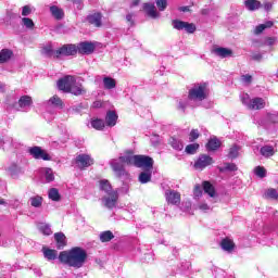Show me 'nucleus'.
<instances>
[{
	"label": "nucleus",
	"instance_id": "nucleus-20",
	"mask_svg": "<svg viewBox=\"0 0 278 278\" xmlns=\"http://www.w3.org/2000/svg\"><path fill=\"white\" fill-rule=\"evenodd\" d=\"M261 155H263V157H273V155H275V153H277V150H275V147L270 146V144H266L263 146L260 150Z\"/></svg>",
	"mask_w": 278,
	"mask_h": 278
},
{
	"label": "nucleus",
	"instance_id": "nucleus-11",
	"mask_svg": "<svg viewBox=\"0 0 278 278\" xmlns=\"http://www.w3.org/2000/svg\"><path fill=\"white\" fill-rule=\"evenodd\" d=\"M165 199L169 205H179L181 203V193L176 190H166Z\"/></svg>",
	"mask_w": 278,
	"mask_h": 278
},
{
	"label": "nucleus",
	"instance_id": "nucleus-48",
	"mask_svg": "<svg viewBox=\"0 0 278 278\" xmlns=\"http://www.w3.org/2000/svg\"><path fill=\"white\" fill-rule=\"evenodd\" d=\"M199 136H201L199 129H192L189 134V142H194V140H198Z\"/></svg>",
	"mask_w": 278,
	"mask_h": 278
},
{
	"label": "nucleus",
	"instance_id": "nucleus-42",
	"mask_svg": "<svg viewBox=\"0 0 278 278\" xmlns=\"http://www.w3.org/2000/svg\"><path fill=\"white\" fill-rule=\"evenodd\" d=\"M22 25H24L26 29H34V27H36V24H34V20L29 17H23Z\"/></svg>",
	"mask_w": 278,
	"mask_h": 278
},
{
	"label": "nucleus",
	"instance_id": "nucleus-54",
	"mask_svg": "<svg viewBox=\"0 0 278 278\" xmlns=\"http://www.w3.org/2000/svg\"><path fill=\"white\" fill-rule=\"evenodd\" d=\"M262 58V53H252V60H254V62H261Z\"/></svg>",
	"mask_w": 278,
	"mask_h": 278
},
{
	"label": "nucleus",
	"instance_id": "nucleus-64",
	"mask_svg": "<svg viewBox=\"0 0 278 278\" xmlns=\"http://www.w3.org/2000/svg\"><path fill=\"white\" fill-rule=\"evenodd\" d=\"M200 210H210V206L207 204H201Z\"/></svg>",
	"mask_w": 278,
	"mask_h": 278
},
{
	"label": "nucleus",
	"instance_id": "nucleus-46",
	"mask_svg": "<svg viewBox=\"0 0 278 278\" xmlns=\"http://www.w3.org/2000/svg\"><path fill=\"white\" fill-rule=\"evenodd\" d=\"M256 177L264 179L266 177V168L264 166H256L254 169Z\"/></svg>",
	"mask_w": 278,
	"mask_h": 278
},
{
	"label": "nucleus",
	"instance_id": "nucleus-12",
	"mask_svg": "<svg viewBox=\"0 0 278 278\" xmlns=\"http://www.w3.org/2000/svg\"><path fill=\"white\" fill-rule=\"evenodd\" d=\"M102 201H104V205L108 207V210H114V207H116V203H118V192H110L109 197H104Z\"/></svg>",
	"mask_w": 278,
	"mask_h": 278
},
{
	"label": "nucleus",
	"instance_id": "nucleus-31",
	"mask_svg": "<svg viewBox=\"0 0 278 278\" xmlns=\"http://www.w3.org/2000/svg\"><path fill=\"white\" fill-rule=\"evenodd\" d=\"M219 173H236L238 165L236 163H224V167H218Z\"/></svg>",
	"mask_w": 278,
	"mask_h": 278
},
{
	"label": "nucleus",
	"instance_id": "nucleus-62",
	"mask_svg": "<svg viewBox=\"0 0 278 278\" xmlns=\"http://www.w3.org/2000/svg\"><path fill=\"white\" fill-rule=\"evenodd\" d=\"M180 12H190V7H181Z\"/></svg>",
	"mask_w": 278,
	"mask_h": 278
},
{
	"label": "nucleus",
	"instance_id": "nucleus-4",
	"mask_svg": "<svg viewBox=\"0 0 278 278\" xmlns=\"http://www.w3.org/2000/svg\"><path fill=\"white\" fill-rule=\"evenodd\" d=\"M153 157L142 154L135 155V166L136 168H143L144 170H153Z\"/></svg>",
	"mask_w": 278,
	"mask_h": 278
},
{
	"label": "nucleus",
	"instance_id": "nucleus-41",
	"mask_svg": "<svg viewBox=\"0 0 278 278\" xmlns=\"http://www.w3.org/2000/svg\"><path fill=\"white\" fill-rule=\"evenodd\" d=\"M30 205L31 207H42V197L37 195L30 198Z\"/></svg>",
	"mask_w": 278,
	"mask_h": 278
},
{
	"label": "nucleus",
	"instance_id": "nucleus-37",
	"mask_svg": "<svg viewBox=\"0 0 278 278\" xmlns=\"http://www.w3.org/2000/svg\"><path fill=\"white\" fill-rule=\"evenodd\" d=\"M103 84L106 90H113V88H116V80L112 77H104Z\"/></svg>",
	"mask_w": 278,
	"mask_h": 278
},
{
	"label": "nucleus",
	"instance_id": "nucleus-14",
	"mask_svg": "<svg viewBox=\"0 0 278 278\" xmlns=\"http://www.w3.org/2000/svg\"><path fill=\"white\" fill-rule=\"evenodd\" d=\"M248 110H264L266 108V101L263 98H253L247 104Z\"/></svg>",
	"mask_w": 278,
	"mask_h": 278
},
{
	"label": "nucleus",
	"instance_id": "nucleus-27",
	"mask_svg": "<svg viewBox=\"0 0 278 278\" xmlns=\"http://www.w3.org/2000/svg\"><path fill=\"white\" fill-rule=\"evenodd\" d=\"M153 175V169H146L139 174V182L140 184H149L151 181V177Z\"/></svg>",
	"mask_w": 278,
	"mask_h": 278
},
{
	"label": "nucleus",
	"instance_id": "nucleus-21",
	"mask_svg": "<svg viewBox=\"0 0 278 278\" xmlns=\"http://www.w3.org/2000/svg\"><path fill=\"white\" fill-rule=\"evenodd\" d=\"M126 153L128 155L119 156V162H122V164H128V165L134 164V166H136V159H135L136 155H134V151L128 150V151H126Z\"/></svg>",
	"mask_w": 278,
	"mask_h": 278
},
{
	"label": "nucleus",
	"instance_id": "nucleus-52",
	"mask_svg": "<svg viewBox=\"0 0 278 278\" xmlns=\"http://www.w3.org/2000/svg\"><path fill=\"white\" fill-rule=\"evenodd\" d=\"M29 14H31V7L24 5L22 8V16H29Z\"/></svg>",
	"mask_w": 278,
	"mask_h": 278
},
{
	"label": "nucleus",
	"instance_id": "nucleus-10",
	"mask_svg": "<svg viewBox=\"0 0 278 278\" xmlns=\"http://www.w3.org/2000/svg\"><path fill=\"white\" fill-rule=\"evenodd\" d=\"M76 47H77V53H79L80 55H90L94 53V49H96L94 43L90 41H81Z\"/></svg>",
	"mask_w": 278,
	"mask_h": 278
},
{
	"label": "nucleus",
	"instance_id": "nucleus-33",
	"mask_svg": "<svg viewBox=\"0 0 278 278\" xmlns=\"http://www.w3.org/2000/svg\"><path fill=\"white\" fill-rule=\"evenodd\" d=\"M91 127L97 131H103L105 129V122L101 118L91 119Z\"/></svg>",
	"mask_w": 278,
	"mask_h": 278
},
{
	"label": "nucleus",
	"instance_id": "nucleus-24",
	"mask_svg": "<svg viewBox=\"0 0 278 278\" xmlns=\"http://www.w3.org/2000/svg\"><path fill=\"white\" fill-rule=\"evenodd\" d=\"M143 11L151 18H157V9H155V4H153V3H144L143 4Z\"/></svg>",
	"mask_w": 278,
	"mask_h": 278
},
{
	"label": "nucleus",
	"instance_id": "nucleus-43",
	"mask_svg": "<svg viewBox=\"0 0 278 278\" xmlns=\"http://www.w3.org/2000/svg\"><path fill=\"white\" fill-rule=\"evenodd\" d=\"M240 151V148H238V146H232L230 149H229V152H228V157L230 160H236V157H238L239 152Z\"/></svg>",
	"mask_w": 278,
	"mask_h": 278
},
{
	"label": "nucleus",
	"instance_id": "nucleus-2",
	"mask_svg": "<svg viewBox=\"0 0 278 278\" xmlns=\"http://www.w3.org/2000/svg\"><path fill=\"white\" fill-rule=\"evenodd\" d=\"M210 97V84L198 83L194 84L188 91L189 101H205Z\"/></svg>",
	"mask_w": 278,
	"mask_h": 278
},
{
	"label": "nucleus",
	"instance_id": "nucleus-44",
	"mask_svg": "<svg viewBox=\"0 0 278 278\" xmlns=\"http://www.w3.org/2000/svg\"><path fill=\"white\" fill-rule=\"evenodd\" d=\"M39 231H41L43 236H51V233H53V230H51V226H49V224H41Z\"/></svg>",
	"mask_w": 278,
	"mask_h": 278
},
{
	"label": "nucleus",
	"instance_id": "nucleus-58",
	"mask_svg": "<svg viewBox=\"0 0 278 278\" xmlns=\"http://www.w3.org/2000/svg\"><path fill=\"white\" fill-rule=\"evenodd\" d=\"M264 9H265L267 12H270V10H273V3H270V2H265V3H264Z\"/></svg>",
	"mask_w": 278,
	"mask_h": 278
},
{
	"label": "nucleus",
	"instance_id": "nucleus-61",
	"mask_svg": "<svg viewBox=\"0 0 278 278\" xmlns=\"http://www.w3.org/2000/svg\"><path fill=\"white\" fill-rule=\"evenodd\" d=\"M178 110H181V112H186V104H184V102H179Z\"/></svg>",
	"mask_w": 278,
	"mask_h": 278
},
{
	"label": "nucleus",
	"instance_id": "nucleus-49",
	"mask_svg": "<svg viewBox=\"0 0 278 278\" xmlns=\"http://www.w3.org/2000/svg\"><path fill=\"white\" fill-rule=\"evenodd\" d=\"M156 7L159 8L160 12H164L168 7V2L166 0H155Z\"/></svg>",
	"mask_w": 278,
	"mask_h": 278
},
{
	"label": "nucleus",
	"instance_id": "nucleus-28",
	"mask_svg": "<svg viewBox=\"0 0 278 278\" xmlns=\"http://www.w3.org/2000/svg\"><path fill=\"white\" fill-rule=\"evenodd\" d=\"M12 55H14V52H12V50L2 49L0 51V64H5V62L12 59Z\"/></svg>",
	"mask_w": 278,
	"mask_h": 278
},
{
	"label": "nucleus",
	"instance_id": "nucleus-39",
	"mask_svg": "<svg viewBox=\"0 0 278 278\" xmlns=\"http://www.w3.org/2000/svg\"><path fill=\"white\" fill-rule=\"evenodd\" d=\"M199 143H190L185 148V152L188 155H194V153H197V151H199Z\"/></svg>",
	"mask_w": 278,
	"mask_h": 278
},
{
	"label": "nucleus",
	"instance_id": "nucleus-29",
	"mask_svg": "<svg viewBox=\"0 0 278 278\" xmlns=\"http://www.w3.org/2000/svg\"><path fill=\"white\" fill-rule=\"evenodd\" d=\"M50 12L56 21H62V18H64V10L60 9L58 5L50 7Z\"/></svg>",
	"mask_w": 278,
	"mask_h": 278
},
{
	"label": "nucleus",
	"instance_id": "nucleus-22",
	"mask_svg": "<svg viewBox=\"0 0 278 278\" xmlns=\"http://www.w3.org/2000/svg\"><path fill=\"white\" fill-rule=\"evenodd\" d=\"M116 121H118V115L115 111H109L105 116V123L108 127H114L116 125Z\"/></svg>",
	"mask_w": 278,
	"mask_h": 278
},
{
	"label": "nucleus",
	"instance_id": "nucleus-32",
	"mask_svg": "<svg viewBox=\"0 0 278 278\" xmlns=\"http://www.w3.org/2000/svg\"><path fill=\"white\" fill-rule=\"evenodd\" d=\"M34 104V100L31 99V96H22L18 100L20 108H29Z\"/></svg>",
	"mask_w": 278,
	"mask_h": 278
},
{
	"label": "nucleus",
	"instance_id": "nucleus-15",
	"mask_svg": "<svg viewBox=\"0 0 278 278\" xmlns=\"http://www.w3.org/2000/svg\"><path fill=\"white\" fill-rule=\"evenodd\" d=\"M112 170L115 173L116 177H128L129 173L125 169V165L123 163L113 162L111 164Z\"/></svg>",
	"mask_w": 278,
	"mask_h": 278
},
{
	"label": "nucleus",
	"instance_id": "nucleus-1",
	"mask_svg": "<svg viewBox=\"0 0 278 278\" xmlns=\"http://www.w3.org/2000/svg\"><path fill=\"white\" fill-rule=\"evenodd\" d=\"M88 261V252L81 247H74L59 253V262L71 268H81Z\"/></svg>",
	"mask_w": 278,
	"mask_h": 278
},
{
	"label": "nucleus",
	"instance_id": "nucleus-17",
	"mask_svg": "<svg viewBox=\"0 0 278 278\" xmlns=\"http://www.w3.org/2000/svg\"><path fill=\"white\" fill-rule=\"evenodd\" d=\"M54 240L56 242V249L59 251H62V249H64L67 244L66 235H64V232H55Z\"/></svg>",
	"mask_w": 278,
	"mask_h": 278
},
{
	"label": "nucleus",
	"instance_id": "nucleus-55",
	"mask_svg": "<svg viewBox=\"0 0 278 278\" xmlns=\"http://www.w3.org/2000/svg\"><path fill=\"white\" fill-rule=\"evenodd\" d=\"M276 40L277 39L275 37H267L266 38V42H267L268 47H273V45H275Z\"/></svg>",
	"mask_w": 278,
	"mask_h": 278
},
{
	"label": "nucleus",
	"instance_id": "nucleus-26",
	"mask_svg": "<svg viewBox=\"0 0 278 278\" xmlns=\"http://www.w3.org/2000/svg\"><path fill=\"white\" fill-rule=\"evenodd\" d=\"M244 5L250 12H255V10L262 8V2L258 0H245Z\"/></svg>",
	"mask_w": 278,
	"mask_h": 278
},
{
	"label": "nucleus",
	"instance_id": "nucleus-34",
	"mask_svg": "<svg viewBox=\"0 0 278 278\" xmlns=\"http://www.w3.org/2000/svg\"><path fill=\"white\" fill-rule=\"evenodd\" d=\"M71 94H74L75 97H79L81 94H86V89H84V86L76 85V83L71 87Z\"/></svg>",
	"mask_w": 278,
	"mask_h": 278
},
{
	"label": "nucleus",
	"instance_id": "nucleus-16",
	"mask_svg": "<svg viewBox=\"0 0 278 278\" xmlns=\"http://www.w3.org/2000/svg\"><path fill=\"white\" fill-rule=\"evenodd\" d=\"M202 190L204 191V194H208L211 199L216 197V187H214L210 180L202 181Z\"/></svg>",
	"mask_w": 278,
	"mask_h": 278
},
{
	"label": "nucleus",
	"instance_id": "nucleus-7",
	"mask_svg": "<svg viewBox=\"0 0 278 278\" xmlns=\"http://www.w3.org/2000/svg\"><path fill=\"white\" fill-rule=\"evenodd\" d=\"M174 29H177L178 31H181L185 29L187 34H194L197 31V25L194 23H188L180 20H173L172 21Z\"/></svg>",
	"mask_w": 278,
	"mask_h": 278
},
{
	"label": "nucleus",
	"instance_id": "nucleus-5",
	"mask_svg": "<svg viewBox=\"0 0 278 278\" xmlns=\"http://www.w3.org/2000/svg\"><path fill=\"white\" fill-rule=\"evenodd\" d=\"M74 163L79 170H86V168H90V166L94 165V159H92L90 154L83 153L75 157Z\"/></svg>",
	"mask_w": 278,
	"mask_h": 278
},
{
	"label": "nucleus",
	"instance_id": "nucleus-50",
	"mask_svg": "<svg viewBox=\"0 0 278 278\" xmlns=\"http://www.w3.org/2000/svg\"><path fill=\"white\" fill-rule=\"evenodd\" d=\"M193 194L194 197H203V188L201 187V185L197 184L193 188Z\"/></svg>",
	"mask_w": 278,
	"mask_h": 278
},
{
	"label": "nucleus",
	"instance_id": "nucleus-51",
	"mask_svg": "<svg viewBox=\"0 0 278 278\" xmlns=\"http://www.w3.org/2000/svg\"><path fill=\"white\" fill-rule=\"evenodd\" d=\"M55 179V176L53 175V172L51 169L46 170V181L51 182Z\"/></svg>",
	"mask_w": 278,
	"mask_h": 278
},
{
	"label": "nucleus",
	"instance_id": "nucleus-19",
	"mask_svg": "<svg viewBox=\"0 0 278 278\" xmlns=\"http://www.w3.org/2000/svg\"><path fill=\"white\" fill-rule=\"evenodd\" d=\"M219 247L223 249V251H227L228 253H231V251L236 249V243L233 242V240L229 238H224L220 241Z\"/></svg>",
	"mask_w": 278,
	"mask_h": 278
},
{
	"label": "nucleus",
	"instance_id": "nucleus-47",
	"mask_svg": "<svg viewBox=\"0 0 278 278\" xmlns=\"http://www.w3.org/2000/svg\"><path fill=\"white\" fill-rule=\"evenodd\" d=\"M42 53L43 55H47L48 58H55V51H53V47L51 46H46L42 48Z\"/></svg>",
	"mask_w": 278,
	"mask_h": 278
},
{
	"label": "nucleus",
	"instance_id": "nucleus-30",
	"mask_svg": "<svg viewBox=\"0 0 278 278\" xmlns=\"http://www.w3.org/2000/svg\"><path fill=\"white\" fill-rule=\"evenodd\" d=\"M168 144L175 149V151H184V142L175 137H170Z\"/></svg>",
	"mask_w": 278,
	"mask_h": 278
},
{
	"label": "nucleus",
	"instance_id": "nucleus-56",
	"mask_svg": "<svg viewBox=\"0 0 278 278\" xmlns=\"http://www.w3.org/2000/svg\"><path fill=\"white\" fill-rule=\"evenodd\" d=\"M264 29H266V26H264V24H261V25L256 26L255 34H262L264 31Z\"/></svg>",
	"mask_w": 278,
	"mask_h": 278
},
{
	"label": "nucleus",
	"instance_id": "nucleus-60",
	"mask_svg": "<svg viewBox=\"0 0 278 278\" xmlns=\"http://www.w3.org/2000/svg\"><path fill=\"white\" fill-rule=\"evenodd\" d=\"M102 105H103V102H101V101H94L92 103V108H96V109L102 108Z\"/></svg>",
	"mask_w": 278,
	"mask_h": 278
},
{
	"label": "nucleus",
	"instance_id": "nucleus-45",
	"mask_svg": "<svg viewBox=\"0 0 278 278\" xmlns=\"http://www.w3.org/2000/svg\"><path fill=\"white\" fill-rule=\"evenodd\" d=\"M100 190L104 192H112V185L109 180H100Z\"/></svg>",
	"mask_w": 278,
	"mask_h": 278
},
{
	"label": "nucleus",
	"instance_id": "nucleus-38",
	"mask_svg": "<svg viewBox=\"0 0 278 278\" xmlns=\"http://www.w3.org/2000/svg\"><path fill=\"white\" fill-rule=\"evenodd\" d=\"M48 197L51 201H60L62 199L60 191L56 188H51L48 192Z\"/></svg>",
	"mask_w": 278,
	"mask_h": 278
},
{
	"label": "nucleus",
	"instance_id": "nucleus-9",
	"mask_svg": "<svg viewBox=\"0 0 278 278\" xmlns=\"http://www.w3.org/2000/svg\"><path fill=\"white\" fill-rule=\"evenodd\" d=\"M28 152L35 160H43V162H51V155H49V153H47L42 148L38 146L29 148Z\"/></svg>",
	"mask_w": 278,
	"mask_h": 278
},
{
	"label": "nucleus",
	"instance_id": "nucleus-3",
	"mask_svg": "<svg viewBox=\"0 0 278 278\" xmlns=\"http://www.w3.org/2000/svg\"><path fill=\"white\" fill-rule=\"evenodd\" d=\"M71 55H77V45L75 43L63 45L61 48L54 51L55 60H60L62 56L68 58Z\"/></svg>",
	"mask_w": 278,
	"mask_h": 278
},
{
	"label": "nucleus",
	"instance_id": "nucleus-25",
	"mask_svg": "<svg viewBox=\"0 0 278 278\" xmlns=\"http://www.w3.org/2000/svg\"><path fill=\"white\" fill-rule=\"evenodd\" d=\"M220 140L214 137L207 141L205 148L207 151H218V149H220Z\"/></svg>",
	"mask_w": 278,
	"mask_h": 278
},
{
	"label": "nucleus",
	"instance_id": "nucleus-53",
	"mask_svg": "<svg viewBox=\"0 0 278 278\" xmlns=\"http://www.w3.org/2000/svg\"><path fill=\"white\" fill-rule=\"evenodd\" d=\"M241 80H242L244 84H252V81H253V76H251V75H249V74L242 75V76H241Z\"/></svg>",
	"mask_w": 278,
	"mask_h": 278
},
{
	"label": "nucleus",
	"instance_id": "nucleus-59",
	"mask_svg": "<svg viewBox=\"0 0 278 278\" xmlns=\"http://www.w3.org/2000/svg\"><path fill=\"white\" fill-rule=\"evenodd\" d=\"M265 29H270V27H273V25H275V22L273 21H267L265 24H263Z\"/></svg>",
	"mask_w": 278,
	"mask_h": 278
},
{
	"label": "nucleus",
	"instance_id": "nucleus-13",
	"mask_svg": "<svg viewBox=\"0 0 278 278\" xmlns=\"http://www.w3.org/2000/svg\"><path fill=\"white\" fill-rule=\"evenodd\" d=\"M86 21L89 23V25H93V27H102L103 14L100 12L89 14L86 17Z\"/></svg>",
	"mask_w": 278,
	"mask_h": 278
},
{
	"label": "nucleus",
	"instance_id": "nucleus-8",
	"mask_svg": "<svg viewBox=\"0 0 278 278\" xmlns=\"http://www.w3.org/2000/svg\"><path fill=\"white\" fill-rule=\"evenodd\" d=\"M76 79L74 76H65L63 78H60L56 83V86L59 88V90H61L62 92H71V88L72 86H74V84H76Z\"/></svg>",
	"mask_w": 278,
	"mask_h": 278
},
{
	"label": "nucleus",
	"instance_id": "nucleus-35",
	"mask_svg": "<svg viewBox=\"0 0 278 278\" xmlns=\"http://www.w3.org/2000/svg\"><path fill=\"white\" fill-rule=\"evenodd\" d=\"M50 105L54 108H60V110H64V101L59 96H53L49 99Z\"/></svg>",
	"mask_w": 278,
	"mask_h": 278
},
{
	"label": "nucleus",
	"instance_id": "nucleus-63",
	"mask_svg": "<svg viewBox=\"0 0 278 278\" xmlns=\"http://www.w3.org/2000/svg\"><path fill=\"white\" fill-rule=\"evenodd\" d=\"M137 5H140V0H132L131 7L136 8Z\"/></svg>",
	"mask_w": 278,
	"mask_h": 278
},
{
	"label": "nucleus",
	"instance_id": "nucleus-36",
	"mask_svg": "<svg viewBox=\"0 0 278 278\" xmlns=\"http://www.w3.org/2000/svg\"><path fill=\"white\" fill-rule=\"evenodd\" d=\"M111 240H114V233L112 230H105L100 233V241L111 242Z\"/></svg>",
	"mask_w": 278,
	"mask_h": 278
},
{
	"label": "nucleus",
	"instance_id": "nucleus-40",
	"mask_svg": "<svg viewBox=\"0 0 278 278\" xmlns=\"http://www.w3.org/2000/svg\"><path fill=\"white\" fill-rule=\"evenodd\" d=\"M265 199H273L274 201L278 200V192L275 188H269L265 192Z\"/></svg>",
	"mask_w": 278,
	"mask_h": 278
},
{
	"label": "nucleus",
	"instance_id": "nucleus-18",
	"mask_svg": "<svg viewBox=\"0 0 278 278\" xmlns=\"http://www.w3.org/2000/svg\"><path fill=\"white\" fill-rule=\"evenodd\" d=\"M43 257L48 260V262H53V260H60L58 256V251L53 249H49L47 247L42 248Z\"/></svg>",
	"mask_w": 278,
	"mask_h": 278
},
{
	"label": "nucleus",
	"instance_id": "nucleus-57",
	"mask_svg": "<svg viewBox=\"0 0 278 278\" xmlns=\"http://www.w3.org/2000/svg\"><path fill=\"white\" fill-rule=\"evenodd\" d=\"M127 23H130V25H134V15L131 13L126 15Z\"/></svg>",
	"mask_w": 278,
	"mask_h": 278
},
{
	"label": "nucleus",
	"instance_id": "nucleus-6",
	"mask_svg": "<svg viewBox=\"0 0 278 278\" xmlns=\"http://www.w3.org/2000/svg\"><path fill=\"white\" fill-rule=\"evenodd\" d=\"M214 164V159L207 154H200L193 164L195 170H203Z\"/></svg>",
	"mask_w": 278,
	"mask_h": 278
},
{
	"label": "nucleus",
	"instance_id": "nucleus-23",
	"mask_svg": "<svg viewBox=\"0 0 278 278\" xmlns=\"http://www.w3.org/2000/svg\"><path fill=\"white\" fill-rule=\"evenodd\" d=\"M214 53H216L218 58L225 59V58H231V55H233V50L229 48L219 47L214 50Z\"/></svg>",
	"mask_w": 278,
	"mask_h": 278
}]
</instances>
